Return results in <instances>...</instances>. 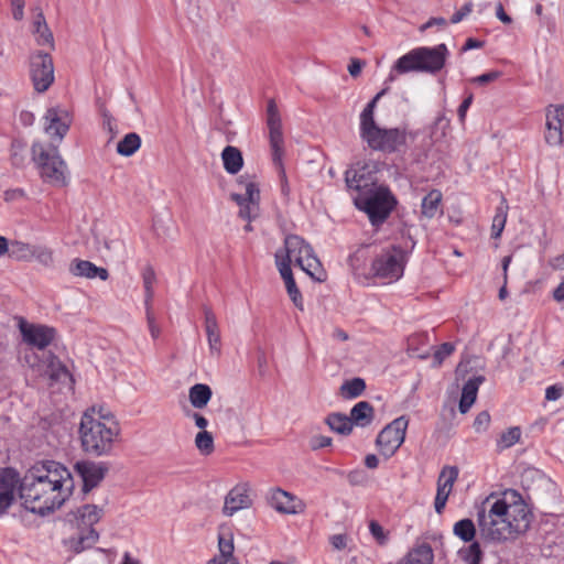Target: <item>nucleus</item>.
<instances>
[{
    "mask_svg": "<svg viewBox=\"0 0 564 564\" xmlns=\"http://www.w3.org/2000/svg\"><path fill=\"white\" fill-rule=\"evenodd\" d=\"M73 488L70 471L58 462L45 460L33 465L20 479L19 495L26 510L44 516L59 508Z\"/></svg>",
    "mask_w": 564,
    "mask_h": 564,
    "instance_id": "1",
    "label": "nucleus"
},
{
    "mask_svg": "<svg viewBox=\"0 0 564 564\" xmlns=\"http://www.w3.org/2000/svg\"><path fill=\"white\" fill-rule=\"evenodd\" d=\"M120 432L119 423L112 417H95L86 412L78 430L82 449L93 457L109 456Z\"/></svg>",
    "mask_w": 564,
    "mask_h": 564,
    "instance_id": "2",
    "label": "nucleus"
},
{
    "mask_svg": "<svg viewBox=\"0 0 564 564\" xmlns=\"http://www.w3.org/2000/svg\"><path fill=\"white\" fill-rule=\"evenodd\" d=\"M447 54L448 50L445 44L435 47L414 48L397 59L389 79H394L393 72L398 74L409 72L436 73L443 68Z\"/></svg>",
    "mask_w": 564,
    "mask_h": 564,
    "instance_id": "3",
    "label": "nucleus"
},
{
    "mask_svg": "<svg viewBox=\"0 0 564 564\" xmlns=\"http://www.w3.org/2000/svg\"><path fill=\"white\" fill-rule=\"evenodd\" d=\"M354 204L367 214L372 226L379 227L390 216L397 199L388 187L377 185L358 193L354 197Z\"/></svg>",
    "mask_w": 564,
    "mask_h": 564,
    "instance_id": "4",
    "label": "nucleus"
},
{
    "mask_svg": "<svg viewBox=\"0 0 564 564\" xmlns=\"http://www.w3.org/2000/svg\"><path fill=\"white\" fill-rule=\"evenodd\" d=\"M32 160L40 171L44 182L63 187L68 183L67 165L59 155L56 147H45L41 142H34L31 148Z\"/></svg>",
    "mask_w": 564,
    "mask_h": 564,
    "instance_id": "5",
    "label": "nucleus"
},
{
    "mask_svg": "<svg viewBox=\"0 0 564 564\" xmlns=\"http://www.w3.org/2000/svg\"><path fill=\"white\" fill-rule=\"evenodd\" d=\"M506 507L500 505L482 506L477 512V524L480 538L487 542L501 543L514 540L517 536L511 531L512 523H506L501 518L505 516ZM519 523H513V528Z\"/></svg>",
    "mask_w": 564,
    "mask_h": 564,
    "instance_id": "6",
    "label": "nucleus"
},
{
    "mask_svg": "<svg viewBox=\"0 0 564 564\" xmlns=\"http://www.w3.org/2000/svg\"><path fill=\"white\" fill-rule=\"evenodd\" d=\"M281 251L283 256L290 259L294 258L296 265L315 281L323 282L325 280L326 273L319 259L314 253L312 246L302 237L296 235L286 236L284 250Z\"/></svg>",
    "mask_w": 564,
    "mask_h": 564,
    "instance_id": "7",
    "label": "nucleus"
},
{
    "mask_svg": "<svg viewBox=\"0 0 564 564\" xmlns=\"http://www.w3.org/2000/svg\"><path fill=\"white\" fill-rule=\"evenodd\" d=\"M487 505H500L506 507L505 516L501 518L506 521V523H519V527H514L511 529L516 536L524 533L531 523V512L522 499L521 495L513 489L506 490L501 497L496 498L495 501L490 502L488 498L485 502Z\"/></svg>",
    "mask_w": 564,
    "mask_h": 564,
    "instance_id": "8",
    "label": "nucleus"
},
{
    "mask_svg": "<svg viewBox=\"0 0 564 564\" xmlns=\"http://www.w3.org/2000/svg\"><path fill=\"white\" fill-rule=\"evenodd\" d=\"M360 137L376 151L393 153L405 144L406 131L401 128H380L376 122L360 127Z\"/></svg>",
    "mask_w": 564,
    "mask_h": 564,
    "instance_id": "9",
    "label": "nucleus"
},
{
    "mask_svg": "<svg viewBox=\"0 0 564 564\" xmlns=\"http://www.w3.org/2000/svg\"><path fill=\"white\" fill-rule=\"evenodd\" d=\"M405 262L404 251L397 246L383 249L371 263V274L378 279L393 282L403 275Z\"/></svg>",
    "mask_w": 564,
    "mask_h": 564,
    "instance_id": "10",
    "label": "nucleus"
},
{
    "mask_svg": "<svg viewBox=\"0 0 564 564\" xmlns=\"http://www.w3.org/2000/svg\"><path fill=\"white\" fill-rule=\"evenodd\" d=\"M267 126L269 129L270 147L272 150L273 162L282 167V155L284 153V139L282 132V119L274 99H270L267 105ZM282 193L289 194V187L284 170L281 169Z\"/></svg>",
    "mask_w": 564,
    "mask_h": 564,
    "instance_id": "11",
    "label": "nucleus"
},
{
    "mask_svg": "<svg viewBox=\"0 0 564 564\" xmlns=\"http://www.w3.org/2000/svg\"><path fill=\"white\" fill-rule=\"evenodd\" d=\"M240 192L230 194L231 200L239 206V217L249 223L259 215L260 189L249 175L237 178Z\"/></svg>",
    "mask_w": 564,
    "mask_h": 564,
    "instance_id": "12",
    "label": "nucleus"
},
{
    "mask_svg": "<svg viewBox=\"0 0 564 564\" xmlns=\"http://www.w3.org/2000/svg\"><path fill=\"white\" fill-rule=\"evenodd\" d=\"M453 533L464 542H471L469 545L462 547L458 551L459 558L465 564H480L484 553L480 544L474 541L477 530L473 520L465 518L457 521L453 527Z\"/></svg>",
    "mask_w": 564,
    "mask_h": 564,
    "instance_id": "13",
    "label": "nucleus"
},
{
    "mask_svg": "<svg viewBox=\"0 0 564 564\" xmlns=\"http://www.w3.org/2000/svg\"><path fill=\"white\" fill-rule=\"evenodd\" d=\"M30 75L37 93L46 91L54 82V64L52 56L37 51L30 56Z\"/></svg>",
    "mask_w": 564,
    "mask_h": 564,
    "instance_id": "14",
    "label": "nucleus"
},
{
    "mask_svg": "<svg viewBox=\"0 0 564 564\" xmlns=\"http://www.w3.org/2000/svg\"><path fill=\"white\" fill-rule=\"evenodd\" d=\"M409 421L400 416L389 423L377 436L376 444L381 455L391 457L402 445Z\"/></svg>",
    "mask_w": 564,
    "mask_h": 564,
    "instance_id": "15",
    "label": "nucleus"
},
{
    "mask_svg": "<svg viewBox=\"0 0 564 564\" xmlns=\"http://www.w3.org/2000/svg\"><path fill=\"white\" fill-rule=\"evenodd\" d=\"M18 327L23 343L40 350L45 349L56 335L55 328L42 324L28 323L23 317L19 318Z\"/></svg>",
    "mask_w": 564,
    "mask_h": 564,
    "instance_id": "16",
    "label": "nucleus"
},
{
    "mask_svg": "<svg viewBox=\"0 0 564 564\" xmlns=\"http://www.w3.org/2000/svg\"><path fill=\"white\" fill-rule=\"evenodd\" d=\"M44 131L59 141L65 137L72 123V117L65 108L52 107L44 115Z\"/></svg>",
    "mask_w": 564,
    "mask_h": 564,
    "instance_id": "17",
    "label": "nucleus"
},
{
    "mask_svg": "<svg viewBox=\"0 0 564 564\" xmlns=\"http://www.w3.org/2000/svg\"><path fill=\"white\" fill-rule=\"evenodd\" d=\"M251 506V486L249 482H240L226 495L223 513L226 517H232L238 511L249 509Z\"/></svg>",
    "mask_w": 564,
    "mask_h": 564,
    "instance_id": "18",
    "label": "nucleus"
},
{
    "mask_svg": "<svg viewBox=\"0 0 564 564\" xmlns=\"http://www.w3.org/2000/svg\"><path fill=\"white\" fill-rule=\"evenodd\" d=\"M267 500L276 512L282 514H297L305 508L304 503L294 495L279 487L269 490Z\"/></svg>",
    "mask_w": 564,
    "mask_h": 564,
    "instance_id": "19",
    "label": "nucleus"
},
{
    "mask_svg": "<svg viewBox=\"0 0 564 564\" xmlns=\"http://www.w3.org/2000/svg\"><path fill=\"white\" fill-rule=\"evenodd\" d=\"M545 142L551 147L564 143V106H549L546 109Z\"/></svg>",
    "mask_w": 564,
    "mask_h": 564,
    "instance_id": "20",
    "label": "nucleus"
},
{
    "mask_svg": "<svg viewBox=\"0 0 564 564\" xmlns=\"http://www.w3.org/2000/svg\"><path fill=\"white\" fill-rule=\"evenodd\" d=\"M75 470L83 480L84 492H88L105 478L108 466L105 463L82 460L75 464Z\"/></svg>",
    "mask_w": 564,
    "mask_h": 564,
    "instance_id": "21",
    "label": "nucleus"
},
{
    "mask_svg": "<svg viewBox=\"0 0 564 564\" xmlns=\"http://www.w3.org/2000/svg\"><path fill=\"white\" fill-rule=\"evenodd\" d=\"M457 477L458 468L456 466H445L442 469L437 479V490L434 501V508L438 514L443 512Z\"/></svg>",
    "mask_w": 564,
    "mask_h": 564,
    "instance_id": "22",
    "label": "nucleus"
},
{
    "mask_svg": "<svg viewBox=\"0 0 564 564\" xmlns=\"http://www.w3.org/2000/svg\"><path fill=\"white\" fill-rule=\"evenodd\" d=\"M19 474L12 468L0 470V514L4 513L15 498Z\"/></svg>",
    "mask_w": 564,
    "mask_h": 564,
    "instance_id": "23",
    "label": "nucleus"
},
{
    "mask_svg": "<svg viewBox=\"0 0 564 564\" xmlns=\"http://www.w3.org/2000/svg\"><path fill=\"white\" fill-rule=\"evenodd\" d=\"M99 539L95 529H77L76 534L64 540V545L74 553L90 549Z\"/></svg>",
    "mask_w": 564,
    "mask_h": 564,
    "instance_id": "24",
    "label": "nucleus"
},
{
    "mask_svg": "<svg viewBox=\"0 0 564 564\" xmlns=\"http://www.w3.org/2000/svg\"><path fill=\"white\" fill-rule=\"evenodd\" d=\"M69 272L74 276L94 279L98 276L100 280L106 281L109 276L107 269L97 267L87 260L74 259L69 264Z\"/></svg>",
    "mask_w": 564,
    "mask_h": 564,
    "instance_id": "25",
    "label": "nucleus"
},
{
    "mask_svg": "<svg viewBox=\"0 0 564 564\" xmlns=\"http://www.w3.org/2000/svg\"><path fill=\"white\" fill-rule=\"evenodd\" d=\"M104 508L96 505H84L74 513L77 529H94V525L102 518Z\"/></svg>",
    "mask_w": 564,
    "mask_h": 564,
    "instance_id": "26",
    "label": "nucleus"
},
{
    "mask_svg": "<svg viewBox=\"0 0 564 564\" xmlns=\"http://www.w3.org/2000/svg\"><path fill=\"white\" fill-rule=\"evenodd\" d=\"M485 381L484 376H476L467 380L462 389V397L459 400V412L465 414L469 411L475 403L479 386Z\"/></svg>",
    "mask_w": 564,
    "mask_h": 564,
    "instance_id": "27",
    "label": "nucleus"
},
{
    "mask_svg": "<svg viewBox=\"0 0 564 564\" xmlns=\"http://www.w3.org/2000/svg\"><path fill=\"white\" fill-rule=\"evenodd\" d=\"M218 551L219 554L210 558L207 564H239L234 556L235 545L231 534L228 538L218 535Z\"/></svg>",
    "mask_w": 564,
    "mask_h": 564,
    "instance_id": "28",
    "label": "nucleus"
},
{
    "mask_svg": "<svg viewBox=\"0 0 564 564\" xmlns=\"http://www.w3.org/2000/svg\"><path fill=\"white\" fill-rule=\"evenodd\" d=\"M365 170L366 166L349 169L345 174L347 187L357 191V194L365 192L372 186H377V184L370 177L366 176Z\"/></svg>",
    "mask_w": 564,
    "mask_h": 564,
    "instance_id": "29",
    "label": "nucleus"
},
{
    "mask_svg": "<svg viewBox=\"0 0 564 564\" xmlns=\"http://www.w3.org/2000/svg\"><path fill=\"white\" fill-rule=\"evenodd\" d=\"M530 476L533 480V484L531 487H528L533 491L535 495H542L543 492L549 495H555L556 494V485L554 481H552L551 478H549L546 475L541 473L540 470L533 469L527 471V477Z\"/></svg>",
    "mask_w": 564,
    "mask_h": 564,
    "instance_id": "30",
    "label": "nucleus"
},
{
    "mask_svg": "<svg viewBox=\"0 0 564 564\" xmlns=\"http://www.w3.org/2000/svg\"><path fill=\"white\" fill-rule=\"evenodd\" d=\"M33 34L35 35V41L39 45H50L51 48H54L53 33L51 32L42 11L36 14L33 22Z\"/></svg>",
    "mask_w": 564,
    "mask_h": 564,
    "instance_id": "31",
    "label": "nucleus"
},
{
    "mask_svg": "<svg viewBox=\"0 0 564 564\" xmlns=\"http://www.w3.org/2000/svg\"><path fill=\"white\" fill-rule=\"evenodd\" d=\"M224 169L229 174H237L243 165L241 151L232 145H227L221 152Z\"/></svg>",
    "mask_w": 564,
    "mask_h": 564,
    "instance_id": "32",
    "label": "nucleus"
},
{
    "mask_svg": "<svg viewBox=\"0 0 564 564\" xmlns=\"http://www.w3.org/2000/svg\"><path fill=\"white\" fill-rule=\"evenodd\" d=\"M349 419L351 424L365 427L369 425L373 420V408L367 401H360L352 406L350 410Z\"/></svg>",
    "mask_w": 564,
    "mask_h": 564,
    "instance_id": "33",
    "label": "nucleus"
},
{
    "mask_svg": "<svg viewBox=\"0 0 564 564\" xmlns=\"http://www.w3.org/2000/svg\"><path fill=\"white\" fill-rule=\"evenodd\" d=\"M212 388L205 383H196L188 390V400L195 409H204L212 400Z\"/></svg>",
    "mask_w": 564,
    "mask_h": 564,
    "instance_id": "34",
    "label": "nucleus"
},
{
    "mask_svg": "<svg viewBox=\"0 0 564 564\" xmlns=\"http://www.w3.org/2000/svg\"><path fill=\"white\" fill-rule=\"evenodd\" d=\"M443 195L438 189H432L422 199L421 214L425 218H434L441 213Z\"/></svg>",
    "mask_w": 564,
    "mask_h": 564,
    "instance_id": "35",
    "label": "nucleus"
},
{
    "mask_svg": "<svg viewBox=\"0 0 564 564\" xmlns=\"http://www.w3.org/2000/svg\"><path fill=\"white\" fill-rule=\"evenodd\" d=\"M369 245H361L348 257V264L356 275H365V269L369 259Z\"/></svg>",
    "mask_w": 564,
    "mask_h": 564,
    "instance_id": "36",
    "label": "nucleus"
},
{
    "mask_svg": "<svg viewBox=\"0 0 564 564\" xmlns=\"http://www.w3.org/2000/svg\"><path fill=\"white\" fill-rule=\"evenodd\" d=\"M325 423L333 432L341 435H348L352 431V424L349 416L343 413H330L326 416Z\"/></svg>",
    "mask_w": 564,
    "mask_h": 564,
    "instance_id": "37",
    "label": "nucleus"
},
{
    "mask_svg": "<svg viewBox=\"0 0 564 564\" xmlns=\"http://www.w3.org/2000/svg\"><path fill=\"white\" fill-rule=\"evenodd\" d=\"M141 147V138L135 132H130L117 144V152L122 156L133 155Z\"/></svg>",
    "mask_w": 564,
    "mask_h": 564,
    "instance_id": "38",
    "label": "nucleus"
},
{
    "mask_svg": "<svg viewBox=\"0 0 564 564\" xmlns=\"http://www.w3.org/2000/svg\"><path fill=\"white\" fill-rule=\"evenodd\" d=\"M508 209L509 206L507 204V200L506 198L502 197L500 205L496 209V215L492 219L491 225V237L495 239L499 238L505 229Z\"/></svg>",
    "mask_w": 564,
    "mask_h": 564,
    "instance_id": "39",
    "label": "nucleus"
},
{
    "mask_svg": "<svg viewBox=\"0 0 564 564\" xmlns=\"http://www.w3.org/2000/svg\"><path fill=\"white\" fill-rule=\"evenodd\" d=\"M366 382L362 378H352L346 380L339 388V393L344 399H355L364 393Z\"/></svg>",
    "mask_w": 564,
    "mask_h": 564,
    "instance_id": "40",
    "label": "nucleus"
},
{
    "mask_svg": "<svg viewBox=\"0 0 564 564\" xmlns=\"http://www.w3.org/2000/svg\"><path fill=\"white\" fill-rule=\"evenodd\" d=\"M45 372L48 375V377L53 381H59L69 376L67 368L54 355H50L47 357V365H46Z\"/></svg>",
    "mask_w": 564,
    "mask_h": 564,
    "instance_id": "41",
    "label": "nucleus"
},
{
    "mask_svg": "<svg viewBox=\"0 0 564 564\" xmlns=\"http://www.w3.org/2000/svg\"><path fill=\"white\" fill-rule=\"evenodd\" d=\"M388 91V88L381 89L364 108L360 113V127L371 124L375 121V109L377 107L378 101L384 96Z\"/></svg>",
    "mask_w": 564,
    "mask_h": 564,
    "instance_id": "42",
    "label": "nucleus"
},
{
    "mask_svg": "<svg viewBox=\"0 0 564 564\" xmlns=\"http://www.w3.org/2000/svg\"><path fill=\"white\" fill-rule=\"evenodd\" d=\"M388 91V88L381 89L364 108L360 113V127L371 124L375 121V109L377 107L378 101L384 96Z\"/></svg>",
    "mask_w": 564,
    "mask_h": 564,
    "instance_id": "43",
    "label": "nucleus"
},
{
    "mask_svg": "<svg viewBox=\"0 0 564 564\" xmlns=\"http://www.w3.org/2000/svg\"><path fill=\"white\" fill-rule=\"evenodd\" d=\"M388 91V88L381 89L364 108L360 113V127L371 124L375 121V109L377 107L378 101L384 96Z\"/></svg>",
    "mask_w": 564,
    "mask_h": 564,
    "instance_id": "44",
    "label": "nucleus"
},
{
    "mask_svg": "<svg viewBox=\"0 0 564 564\" xmlns=\"http://www.w3.org/2000/svg\"><path fill=\"white\" fill-rule=\"evenodd\" d=\"M11 163L13 166L21 169L26 162V143L22 140H13L11 143Z\"/></svg>",
    "mask_w": 564,
    "mask_h": 564,
    "instance_id": "45",
    "label": "nucleus"
},
{
    "mask_svg": "<svg viewBox=\"0 0 564 564\" xmlns=\"http://www.w3.org/2000/svg\"><path fill=\"white\" fill-rule=\"evenodd\" d=\"M33 248V245L15 240L9 245L8 253L17 260H31Z\"/></svg>",
    "mask_w": 564,
    "mask_h": 564,
    "instance_id": "46",
    "label": "nucleus"
},
{
    "mask_svg": "<svg viewBox=\"0 0 564 564\" xmlns=\"http://www.w3.org/2000/svg\"><path fill=\"white\" fill-rule=\"evenodd\" d=\"M521 437V429L519 426H512L501 433L497 446L499 449H506L520 441Z\"/></svg>",
    "mask_w": 564,
    "mask_h": 564,
    "instance_id": "47",
    "label": "nucleus"
},
{
    "mask_svg": "<svg viewBox=\"0 0 564 564\" xmlns=\"http://www.w3.org/2000/svg\"><path fill=\"white\" fill-rule=\"evenodd\" d=\"M32 259H35L41 265L45 268L54 267V252L46 246H34L32 251Z\"/></svg>",
    "mask_w": 564,
    "mask_h": 564,
    "instance_id": "48",
    "label": "nucleus"
},
{
    "mask_svg": "<svg viewBox=\"0 0 564 564\" xmlns=\"http://www.w3.org/2000/svg\"><path fill=\"white\" fill-rule=\"evenodd\" d=\"M195 445L202 454H212L214 452V437L212 433L208 431L198 432L195 436Z\"/></svg>",
    "mask_w": 564,
    "mask_h": 564,
    "instance_id": "49",
    "label": "nucleus"
},
{
    "mask_svg": "<svg viewBox=\"0 0 564 564\" xmlns=\"http://www.w3.org/2000/svg\"><path fill=\"white\" fill-rule=\"evenodd\" d=\"M144 292H145V306L151 305L153 299V284L155 283V272L152 267L148 265L142 272Z\"/></svg>",
    "mask_w": 564,
    "mask_h": 564,
    "instance_id": "50",
    "label": "nucleus"
},
{
    "mask_svg": "<svg viewBox=\"0 0 564 564\" xmlns=\"http://www.w3.org/2000/svg\"><path fill=\"white\" fill-rule=\"evenodd\" d=\"M291 262H292V259L283 256L282 251H278L275 253V264H276L278 270L284 281H288L289 279H293Z\"/></svg>",
    "mask_w": 564,
    "mask_h": 564,
    "instance_id": "51",
    "label": "nucleus"
},
{
    "mask_svg": "<svg viewBox=\"0 0 564 564\" xmlns=\"http://www.w3.org/2000/svg\"><path fill=\"white\" fill-rule=\"evenodd\" d=\"M454 350L455 347L452 343L442 344L433 355V366L440 367L443 361L454 352Z\"/></svg>",
    "mask_w": 564,
    "mask_h": 564,
    "instance_id": "52",
    "label": "nucleus"
},
{
    "mask_svg": "<svg viewBox=\"0 0 564 564\" xmlns=\"http://www.w3.org/2000/svg\"><path fill=\"white\" fill-rule=\"evenodd\" d=\"M284 283H285L286 292H288L291 301L297 308H300L302 311L303 310V299H302V294L295 283L294 278L289 279L288 281H284Z\"/></svg>",
    "mask_w": 564,
    "mask_h": 564,
    "instance_id": "53",
    "label": "nucleus"
},
{
    "mask_svg": "<svg viewBox=\"0 0 564 564\" xmlns=\"http://www.w3.org/2000/svg\"><path fill=\"white\" fill-rule=\"evenodd\" d=\"M210 352L214 355L220 354V332L219 327L205 329Z\"/></svg>",
    "mask_w": 564,
    "mask_h": 564,
    "instance_id": "54",
    "label": "nucleus"
},
{
    "mask_svg": "<svg viewBox=\"0 0 564 564\" xmlns=\"http://www.w3.org/2000/svg\"><path fill=\"white\" fill-rule=\"evenodd\" d=\"M369 530L373 539L380 544L384 545L388 542V533L383 527L376 520L369 522Z\"/></svg>",
    "mask_w": 564,
    "mask_h": 564,
    "instance_id": "55",
    "label": "nucleus"
},
{
    "mask_svg": "<svg viewBox=\"0 0 564 564\" xmlns=\"http://www.w3.org/2000/svg\"><path fill=\"white\" fill-rule=\"evenodd\" d=\"M490 424V414L487 411H481L477 414L474 421V429L476 432H484Z\"/></svg>",
    "mask_w": 564,
    "mask_h": 564,
    "instance_id": "56",
    "label": "nucleus"
},
{
    "mask_svg": "<svg viewBox=\"0 0 564 564\" xmlns=\"http://www.w3.org/2000/svg\"><path fill=\"white\" fill-rule=\"evenodd\" d=\"M332 445V438L324 435H315L310 440V447L313 451H317Z\"/></svg>",
    "mask_w": 564,
    "mask_h": 564,
    "instance_id": "57",
    "label": "nucleus"
},
{
    "mask_svg": "<svg viewBox=\"0 0 564 564\" xmlns=\"http://www.w3.org/2000/svg\"><path fill=\"white\" fill-rule=\"evenodd\" d=\"M501 76V73L498 70L489 72L476 77L470 78V82L478 85H487Z\"/></svg>",
    "mask_w": 564,
    "mask_h": 564,
    "instance_id": "58",
    "label": "nucleus"
},
{
    "mask_svg": "<svg viewBox=\"0 0 564 564\" xmlns=\"http://www.w3.org/2000/svg\"><path fill=\"white\" fill-rule=\"evenodd\" d=\"M564 393V387L563 384L556 383L553 386H550L545 390V399L547 401H556L558 400Z\"/></svg>",
    "mask_w": 564,
    "mask_h": 564,
    "instance_id": "59",
    "label": "nucleus"
},
{
    "mask_svg": "<svg viewBox=\"0 0 564 564\" xmlns=\"http://www.w3.org/2000/svg\"><path fill=\"white\" fill-rule=\"evenodd\" d=\"M145 308H147V321H148L150 334L153 339H156L161 333L160 327L155 323L154 315L151 312V305L145 306Z\"/></svg>",
    "mask_w": 564,
    "mask_h": 564,
    "instance_id": "60",
    "label": "nucleus"
},
{
    "mask_svg": "<svg viewBox=\"0 0 564 564\" xmlns=\"http://www.w3.org/2000/svg\"><path fill=\"white\" fill-rule=\"evenodd\" d=\"M25 197V192L22 188L7 189L3 193V198L7 203L20 200Z\"/></svg>",
    "mask_w": 564,
    "mask_h": 564,
    "instance_id": "61",
    "label": "nucleus"
},
{
    "mask_svg": "<svg viewBox=\"0 0 564 564\" xmlns=\"http://www.w3.org/2000/svg\"><path fill=\"white\" fill-rule=\"evenodd\" d=\"M473 11V3L471 2H467L465 3L460 10H458L457 12H455L452 18H451V22L452 23H458L460 22L465 17H467L470 12Z\"/></svg>",
    "mask_w": 564,
    "mask_h": 564,
    "instance_id": "62",
    "label": "nucleus"
},
{
    "mask_svg": "<svg viewBox=\"0 0 564 564\" xmlns=\"http://www.w3.org/2000/svg\"><path fill=\"white\" fill-rule=\"evenodd\" d=\"M186 416L193 419L194 422H195V425L199 430L206 431V427L208 426V421H207V419L204 415H202L198 412L188 411L186 413Z\"/></svg>",
    "mask_w": 564,
    "mask_h": 564,
    "instance_id": "63",
    "label": "nucleus"
},
{
    "mask_svg": "<svg viewBox=\"0 0 564 564\" xmlns=\"http://www.w3.org/2000/svg\"><path fill=\"white\" fill-rule=\"evenodd\" d=\"M205 329L218 327L216 315L208 306H204Z\"/></svg>",
    "mask_w": 564,
    "mask_h": 564,
    "instance_id": "64",
    "label": "nucleus"
}]
</instances>
